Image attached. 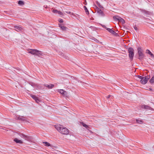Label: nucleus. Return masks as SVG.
Masks as SVG:
<instances>
[{
  "instance_id": "f257e3e1",
  "label": "nucleus",
  "mask_w": 154,
  "mask_h": 154,
  "mask_svg": "<svg viewBox=\"0 0 154 154\" xmlns=\"http://www.w3.org/2000/svg\"><path fill=\"white\" fill-rule=\"evenodd\" d=\"M55 128L60 133L65 135H67L69 133V130L66 127H63L60 125H55Z\"/></svg>"
},
{
  "instance_id": "f03ea898",
  "label": "nucleus",
  "mask_w": 154,
  "mask_h": 154,
  "mask_svg": "<svg viewBox=\"0 0 154 154\" xmlns=\"http://www.w3.org/2000/svg\"><path fill=\"white\" fill-rule=\"evenodd\" d=\"M27 51L29 53L32 54H36L37 55H41L42 54L41 51L34 49H28Z\"/></svg>"
},
{
  "instance_id": "7ed1b4c3",
  "label": "nucleus",
  "mask_w": 154,
  "mask_h": 154,
  "mask_svg": "<svg viewBox=\"0 0 154 154\" xmlns=\"http://www.w3.org/2000/svg\"><path fill=\"white\" fill-rule=\"evenodd\" d=\"M138 77L141 79L140 82L143 84H146L149 79L150 78V77L149 76H146L144 77H142L140 76H138Z\"/></svg>"
},
{
  "instance_id": "20e7f679",
  "label": "nucleus",
  "mask_w": 154,
  "mask_h": 154,
  "mask_svg": "<svg viewBox=\"0 0 154 154\" xmlns=\"http://www.w3.org/2000/svg\"><path fill=\"white\" fill-rule=\"evenodd\" d=\"M129 56L131 60H132L134 55L133 49H128Z\"/></svg>"
},
{
  "instance_id": "39448f33",
  "label": "nucleus",
  "mask_w": 154,
  "mask_h": 154,
  "mask_svg": "<svg viewBox=\"0 0 154 154\" xmlns=\"http://www.w3.org/2000/svg\"><path fill=\"white\" fill-rule=\"evenodd\" d=\"M138 58L140 60H143L144 56L142 52L140 50L138 51Z\"/></svg>"
},
{
  "instance_id": "423d86ee",
  "label": "nucleus",
  "mask_w": 154,
  "mask_h": 154,
  "mask_svg": "<svg viewBox=\"0 0 154 154\" xmlns=\"http://www.w3.org/2000/svg\"><path fill=\"white\" fill-rule=\"evenodd\" d=\"M30 96L33 99H34L35 101L37 103H38L39 102H41V100H40L35 95H33V94H31Z\"/></svg>"
},
{
  "instance_id": "0eeeda50",
  "label": "nucleus",
  "mask_w": 154,
  "mask_h": 154,
  "mask_svg": "<svg viewBox=\"0 0 154 154\" xmlns=\"http://www.w3.org/2000/svg\"><path fill=\"white\" fill-rule=\"evenodd\" d=\"M15 30L17 31H20L22 30L23 29L20 26H15L14 27Z\"/></svg>"
},
{
  "instance_id": "6e6552de",
  "label": "nucleus",
  "mask_w": 154,
  "mask_h": 154,
  "mask_svg": "<svg viewBox=\"0 0 154 154\" xmlns=\"http://www.w3.org/2000/svg\"><path fill=\"white\" fill-rule=\"evenodd\" d=\"M16 119L19 120L24 121H25L26 118L23 116H16Z\"/></svg>"
},
{
  "instance_id": "1a4fd4ad",
  "label": "nucleus",
  "mask_w": 154,
  "mask_h": 154,
  "mask_svg": "<svg viewBox=\"0 0 154 154\" xmlns=\"http://www.w3.org/2000/svg\"><path fill=\"white\" fill-rule=\"evenodd\" d=\"M106 29L107 31H108L109 32L111 33L113 35H116L117 34V33H116L114 30H112V29L107 28H106Z\"/></svg>"
},
{
  "instance_id": "9d476101",
  "label": "nucleus",
  "mask_w": 154,
  "mask_h": 154,
  "mask_svg": "<svg viewBox=\"0 0 154 154\" xmlns=\"http://www.w3.org/2000/svg\"><path fill=\"white\" fill-rule=\"evenodd\" d=\"M141 12L144 14H145L146 15H150L152 13L150 11H146L145 10H141Z\"/></svg>"
},
{
  "instance_id": "9b49d317",
  "label": "nucleus",
  "mask_w": 154,
  "mask_h": 154,
  "mask_svg": "<svg viewBox=\"0 0 154 154\" xmlns=\"http://www.w3.org/2000/svg\"><path fill=\"white\" fill-rule=\"evenodd\" d=\"M97 12L99 14H100L102 16H104V14L103 12V11L100 10L99 8H98L97 7Z\"/></svg>"
},
{
  "instance_id": "f8f14e48",
  "label": "nucleus",
  "mask_w": 154,
  "mask_h": 154,
  "mask_svg": "<svg viewBox=\"0 0 154 154\" xmlns=\"http://www.w3.org/2000/svg\"><path fill=\"white\" fill-rule=\"evenodd\" d=\"M146 52L149 54L151 57L154 58V54L148 49H147L146 51Z\"/></svg>"
},
{
  "instance_id": "ddd939ff",
  "label": "nucleus",
  "mask_w": 154,
  "mask_h": 154,
  "mask_svg": "<svg viewBox=\"0 0 154 154\" xmlns=\"http://www.w3.org/2000/svg\"><path fill=\"white\" fill-rule=\"evenodd\" d=\"M14 141L16 143H19L20 144H22L23 143V142L22 140H20L17 138H15L14 139Z\"/></svg>"
},
{
  "instance_id": "4468645a",
  "label": "nucleus",
  "mask_w": 154,
  "mask_h": 154,
  "mask_svg": "<svg viewBox=\"0 0 154 154\" xmlns=\"http://www.w3.org/2000/svg\"><path fill=\"white\" fill-rule=\"evenodd\" d=\"M59 92L64 96L67 95V92L63 90H60Z\"/></svg>"
},
{
  "instance_id": "2eb2a0df",
  "label": "nucleus",
  "mask_w": 154,
  "mask_h": 154,
  "mask_svg": "<svg viewBox=\"0 0 154 154\" xmlns=\"http://www.w3.org/2000/svg\"><path fill=\"white\" fill-rule=\"evenodd\" d=\"M60 27L61 29L63 31H66L68 29V28L62 25L61 24H59Z\"/></svg>"
},
{
  "instance_id": "dca6fc26",
  "label": "nucleus",
  "mask_w": 154,
  "mask_h": 154,
  "mask_svg": "<svg viewBox=\"0 0 154 154\" xmlns=\"http://www.w3.org/2000/svg\"><path fill=\"white\" fill-rule=\"evenodd\" d=\"M20 135L22 138L25 139H26V138H28V136L25 135L23 134H20Z\"/></svg>"
},
{
  "instance_id": "f3484780",
  "label": "nucleus",
  "mask_w": 154,
  "mask_h": 154,
  "mask_svg": "<svg viewBox=\"0 0 154 154\" xmlns=\"http://www.w3.org/2000/svg\"><path fill=\"white\" fill-rule=\"evenodd\" d=\"M46 86L49 88H52L54 86V85L53 84H51L49 85H47Z\"/></svg>"
},
{
  "instance_id": "a211bd4d",
  "label": "nucleus",
  "mask_w": 154,
  "mask_h": 154,
  "mask_svg": "<svg viewBox=\"0 0 154 154\" xmlns=\"http://www.w3.org/2000/svg\"><path fill=\"white\" fill-rule=\"evenodd\" d=\"M43 143L46 146H51V145L49 143L45 142H43Z\"/></svg>"
},
{
  "instance_id": "6ab92c4d",
  "label": "nucleus",
  "mask_w": 154,
  "mask_h": 154,
  "mask_svg": "<svg viewBox=\"0 0 154 154\" xmlns=\"http://www.w3.org/2000/svg\"><path fill=\"white\" fill-rule=\"evenodd\" d=\"M120 18H121L119 16H114L113 17V18L114 19H115L116 20H118L119 21Z\"/></svg>"
},
{
  "instance_id": "aec40b11",
  "label": "nucleus",
  "mask_w": 154,
  "mask_h": 154,
  "mask_svg": "<svg viewBox=\"0 0 154 154\" xmlns=\"http://www.w3.org/2000/svg\"><path fill=\"white\" fill-rule=\"evenodd\" d=\"M84 8L85 9V10L86 14H89V11L85 6H84Z\"/></svg>"
},
{
  "instance_id": "412c9836",
  "label": "nucleus",
  "mask_w": 154,
  "mask_h": 154,
  "mask_svg": "<svg viewBox=\"0 0 154 154\" xmlns=\"http://www.w3.org/2000/svg\"><path fill=\"white\" fill-rule=\"evenodd\" d=\"M119 22H120L121 23H122V24H123L125 23V20H124L121 17L120 19V20H119Z\"/></svg>"
},
{
  "instance_id": "4be33fe9",
  "label": "nucleus",
  "mask_w": 154,
  "mask_h": 154,
  "mask_svg": "<svg viewBox=\"0 0 154 154\" xmlns=\"http://www.w3.org/2000/svg\"><path fill=\"white\" fill-rule=\"evenodd\" d=\"M81 124L83 126V127H85V128H88V125L84 124V123L82 122H81Z\"/></svg>"
},
{
  "instance_id": "5701e85b",
  "label": "nucleus",
  "mask_w": 154,
  "mask_h": 154,
  "mask_svg": "<svg viewBox=\"0 0 154 154\" xmlns=\"http://www.w3.org/2000/svg\"><path fill=\"white\" fill-rule=\"evenodd\" d=\"M149 82L151 83H154V75L150 79Z\"/></svg>"
},
{
  "instance_id": "b1692460",
  "label": "nucleus",
  "mask_w": 154,
  "mask_h": 154,
  "mask_svg": "<svg viewBox=\"0 0 154 154\" xmlns=\"http://www.w3.org/2000/svg\"><path fill=\"white\" fill-rule=\"evenodd\" d=\"M18 4L20 5H24V3L22 1H19L18 2Z\"/></svg>"
},
{
  "instance_id": "393cba45",
  "label": "nucleus",
  "mask_w": 154,
  "mask_h": 154,
  "mask_svg": "<svg viewBox=\"0 0 154 154\" xmlns=\"http://www.w3.org/2000/svg\"><path fill=\"white\" fill-rule=\"evenodd\" d=\"M91 51H92L93 53L95 54H97L98 53H99L98 51L96 50V49H93V50Z\"/></svg>"
},
{
  "instance_id": "a878e982",
  "label": "nucleus",
  "mask_w": 154,
  "mask_h": 154,
  "mask_svg": "<svg viewBox=\"0 0 154 154\" xmlns=\"http://www.w3.org/2000/svg\"><path fill=\"white\" fill-rule=\"evenodd\" d=\"M136 122H137L139 124H142L143 123V122L142 120H136Z\"/></svg>"
},
{
  "instance_id": "bb28decb",
  "label": "nucleus",
  "mask_w": 154,
  "mask_h": 154,
  "mask_svg": "<svg viewBox=\"0 0 154 154\" xmlns=\"http://www.w3.org/2000/svg\"><path fill=\"white\" fill-rule=\"evenodd\" d=\"M62 50H57V52H58V53L59 54H60V55H62V54H63V53H62Z\"/></svg>"
},
{
  "instance_id": "cd10ccee",
  "label": "nucleus",
  "mask_w": 154,
  "mask_h": 154,
  "mask_svg": "<svg viewBox=\"0 0 154 154\" xmlns=\"http://www.w3.org/2000/svg\"><path fill=\"white\" fill-rule=\"evenodd\" d=\"M58 11L56 9H53L52 10V12L54 13L57 14V12H58Z\"/></svg>"
},
{
  "instance_id": "c85d7f7f",
  "label": "nucleus",
  "mask_w": 154,
  "mask_h": 154,
  "mask_svg": "<svg viewBox=\"0 0 154 154\" xmlns=\"http://www.w3.org/2000/svg\"><path fill=\"white\" fill-rule=\"evenodd\" d=\"M57 14L60 15H63V13L60 11H58V12H57Z\"/></svg>"
},
{
  "instance_id": "c756f323",
  "label": "nucleus",
  "mask_w": 154,
  "mask_h": 154,
  "mask_svg": "<svg viewBox=\"0 0 154 154\" xmlns=\"http://www.w3.org/2000/svg\"><path fill=\"white\" fill-rule=\"evenodd\" d=\"M65 13H67V14H71L72 15H73V13H71V12L69 11H65Z\"/></svg>"
},
{
  "instance_id": "7c9ffc66",
  "label": "nucleus",
  "mask_w": 154,
  "mask_h": 154,
  "mask_svg": "<svg viewBox=\"0 0 154 154\" xmlns=\"http://www.w3.org/2000/svg\"><path fill=\"white\" fill-rule=\"evenodd\" d=\"M58 20H59V22L60 23H62L63 22V20L62 19H59Z\"/></svg>"
},
{
  "instance_id": "2f4dec72",
  "label": "nucleus",
  "mask_w": 154,
  "mask_h": 154,
  "mask_svg": "<svg viewBox=\"0 0 154 154\" xmlns=\"http://www.w3.org/2000/svg\"><path fill=\"white\" fill-rule=\"evenodd\" d=\"M97 4L98 5L99 7L100 8L102 7V6L100 5V3H99L98 2H97Z\"/></svg>"
},
{
  "instance_id": "473e14b6",
  "label": "nucleus",
  "mask_w": 154,
  "mask_h": 154,
  "mask_svg": "<svg viewBox=\"0 0 154 154\" xmlns=\"http://www.w3.org/2000/svg\"><path fill=\"white\" fill-rule=\"evenodd\" d=\"M83 4L85 5H87V3L86 0H85V2L83 3Z\"/></svg>"
},
{
  "instance_id": "72a5a7b5",
  "label": "nucleus",
  "mask_w": 154,
  "mask_h": 154,
  "mask_svg": "<svg viewBox=\"0 0 154 154\" xmlns=\"http://www.w3.org/2000/svg\"><path fill=\"white\" fill-rule=\"evenodd\" d=\"M134 29L136 30H137V28L136 26H134Z\"/></svg>"
},
{
  "instance_id": "f704fd0d",
  "label": "nucleus",
  "mask_w": 154,
  "mask_h": 154,
  "mask_svg": "<svg viewBox=\"0 0 154 154\" xmlns=\"http://www.w3.org/2000/svg\"><path fill=\"white\" fill-rule=\"evenodd\" d=\"M110 97V95H109L107 97V98H109Z\"/></svg>"
},
{
  "instance_id": "c9c22d12",
  "label": "nucleus",
  "mask_w": 154,
  "mask_h": 154,
  "mask_svg": "<svg viewBox=\"0 0 154 154\" xmlns=\"http://www.w3.org/2000/svg\"><path fill=\"white\" fill-rule=\"evenodd\" d=\"M44 7L45 8H47V5H44Z\"/></svg>"
},
{
  "instance_id": "e433bc0d",
  "label": "nucleus",
  "mask_w": 154,
  "mask_h": 154,
  "mask_svg": "<svg viewBox=\"0 0 154 154\" xmlns=\"http://www.w3.org/2000/svg\"><path fill=\"white\" fill-rule=\"evenodd\" d=\"M146 106H145V108H149V106H146Z\"/></svg>"
},
{
  "instance_id": "4c0bfd02",
  "label": "nucleus",
  "mask_w": 154,
  "mask_h": 154,
  "mask_svg": "<svg viewBox=\"0 0 154 154\" xmlns=\"http://www.w3.org/2000/svg\"><path fill=\"white\" fill-rule=\"evenodd\" d=\"M131 48V47H129V48Z\"/></svg>"
}]
</instances>
